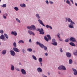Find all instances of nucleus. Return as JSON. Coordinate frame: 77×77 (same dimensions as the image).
<instances>
[{"mask_svg": "<svg viewBox=\"0 0 77 77\" xmlns=\"http://www.w3.org/2000/svg\"><path fill=\"white\" fill-rule=\"evenodd\" d=\"M35 16L36 17V18H38V21L39 23H40V24L42 25V26H44V27H45V25H44V23H43V22H42V21L39 19H40V18H41V17H40L39 14H38V13L36 14H35Z\"/></svg>", "mask_w": 77, "mask_h": 77, "instance_id": "nucleus-1", "label": "nucleus"}, {"mask_svg": "<svg viewBox=\"0 0 77 77\" xmlns=\"http://www.w3.org/2000/svg\"><path fill=\"white\" fill-rule=\"evenodd\" d=\"M13 46L14 47V48H13V50L15 52H17V53H20V50L18 49L17 48V43L15 42H14L13 44Z\"/></svg>", "mask_w": 77, "mask_h": 77, "instance_id": "nucleus-2", "label": "nucleus"}, {"mask_svg": "<svg viewBox=\"0 0 77 77\" xmlns=\"http://www.w3.org/2000/svg\"><path fill=\"white\" fill-rule=\"evenodd\" d=\"M27 28L31 30L35 31L36 30V28L34 25H32L30 26H27Z\"/></svg>", "mask_w": 77, "mask_h": 77, "instance_id": "nucleus-3", "label": "nucleus"}, {"mask_svg": "<svg viewBox=\"0 0 77 77\" xmlns=\"http://www.w3.org/2000/svg\"><path fill=\"white\" fill-rule=\"evenodd\" d=\"M47 36L48 37V38H47V36H45L44 37V38L45 41H47V42H48V40H51V38L50 35H47Z\"/></svg>", "mask_w": 77, "mask_h": 77, "instance_id": "nucleus-4", "label": "nucleus"}, {"mask_svg": "<svg viewBox=\"0 0 77 77\" xmlns=\"http://www.w3.org/2000/svg\"><path fill=\"white\" fill-rule=\"evenodd\" d=\"M36 31L40 32L39 33L41 35H44L45 33L44 32V29L42 28L38 29V30H36Z\"/></svg>", "mask_w": 77, "mask_h": 77, "instance_id": "nucleus-5", "label": "nucleus"}, {"mask_svg": "<svg viewBox=\"0 0 77 77\" xmlns=\"http://www.w3.org/2000/svg\"><path fill=\"white\" fill-rule=\"evenodd\" d=\"M66 22H67V21L68 22H69V23H72V24H75V23L72 21V20H71V19L70 18H66Z\"/></svg>", "mask_w": 77, "mask_h": 77, "instance_id": "nucleus-6", "label": "nucleus"}, {"mask_svg": "<svg viewBox=\"0 0 77 77\" xmlns=\"http://www.w3.org/2000/svg\"><path fill=\"white\" fill-rule=\"evenodd\" d=\"M52 44H53L54 45L56 46L57 45V43L56 42V39L54 38H53L52 40Z\"/></svg>", "mask_w": 77, "mask_h": 77, "instance_id": "nucleus-7", "label": "nucleus"}, {"mask_svg": "<svg viewBox=\"0 0 77 77\" xmlns=\"http://www.w3.org/2000/svg\"><path fill=\"white\" fill-rule=\"evenodd\" d=\"M69 40L70 41H71V42H76V40L75 39V38L74 37H71L69 39Z\"/></svg>", "mask_w": 77, "mask_h": 77, "instance_id": "nucleus-8", "label": "nucleus"}, {"mask_svg": "<svg viewBox=\"0 0 77 77\" xmlns=\"http://www.w3.org/2000/svg\"><path fill=\"white\" fill-rule=\"evenodd\" d=\"M21 73L22 74H23V75H26V70H25L24 69H21Z\"/></svg>", "mask_w": 77, "mask_h": 77, "instance_id": "nucleus-9", "label": "nucleus"}, {"mask_svg": "<svg viewBox=\"0 0 77 77\" xmlns=\"http://www.w3.org/2000/svg\"><path fill=\"white\" fill-rule=\"evenodd\" d=\"M10 52V54L11 56H15V53L14 51L11 50Z\"/></svg>", "mask_w": 77, "mask_h": 77, "instance_id": "nucleus-10", "label": "nucleus"}, {"mask_svg": "<svg viewBox=\"0 0 77 77\" xmlns=\"http://www.w3.org/2000/svg\"><path fill=\"white\" fill-rule=\"evenodd\" d=\"M28 33H29L30 35H33V36H35V34L34 33V32L30 30H29L28 31Z\"/></svg>", "mask_w": 77, "mask_h": 77, "instance_id": "nucleus-11", "label": "nucleus"}, {"mask_svg": "<svg viewBox=\"0 0 77 77\" xmlns=\"http://www.w3.org/2000/svg\"><path fill=\"white\" fill-rule=\"evenodd\" d=\"M11 34L14 36H17V33L16 31H12L11 32Z\"/></svg>", "mask_w": 77, "mask_h": 77, "instance_id": "nucleus-12", "label": "nucleus"}, {"mask_svg": "<svg viewBox=\"0 0 77 77\" xmlns=\"http://www.w3.org/2000/svg\"><path fill=\"white\" fill-rule=\"evenodd\" d=\"M66 55L67 57H71V54L69 52L66 53Z\"/></svg>", "mask_w": 77, "mask_h": 77, "instance_id": "nucleus-13", "label": "nucleus"}, {"mask_svg": "<svg viewBox=\"0 0 77 77\" xmlns=\"http://www.w3.org/2000/svg\"><path fill=\"white\" fill-rule=\"evenodd\" d=\"M37 70L38 72H42V69L40 67H38L37 69Z\"/></svg>", "mask_w": 77, "mask_h": 77, "instance_id": "nucleus-14", "label": "nucleus"}, {"mask_svg": "<svg viewBox=\"0 0 77 77\" xmlns=\"http://www.w3.org/2000/svg\"><path fill=\"white\" fill-rule=\"evenodd\" d=\"M72 69L74 72V74L75 75H77V70L74 69Z\"/></svg>", "mask_w": 77, "mask_h": 77, "instance_id": "nucleus-15", "label": "nucleus"}, {"mask_svg": "<svg viewBox=\"0 0 77 77\" xmlns=\"http://www.w3.org/2000/svg\"><path fill=\"white\" fill-rule=\"evenodd\" d=\"M73 54L74 56L77 57V50H75L73 52Z\"/></svg>", "mask_w": 77, "mask_h": 77, "instance_id": "nucleus-16", "label": "nucleus"}, {"mask_svg": "<svg viewBox=\"0 0 77 77\" xmlns=\"http://www.w3.org/2000/svg\"><path fill=\"white\" fill-rule=\"evenodd\" d=\"M69 28H74L73 24L71 23H70V24L69 25Z\"/></svg>", "mask_w": 77, "mask_h": 77, "instance_id": "nucleus-17", "label": "nucleus"}, {"mask_svg": "<svg viewBox=\"0 0 77 77\" xmlns=\"http://www.w3.org/2000/svg\"><path fill=\"white\" fill-rule=\"evenodd\" d=\"M20 6L21 8H25L26 7V4L24 3H23V4H20Z\"/></svg>", "mask_w": 77, "mask_h": 77, "instance_id": "nucleus-18", "label": "nucleus"}, {"mask_svg": "<svg viewBox=\"0 0 77 77\" xmlns=\"http://www.w3.org/2000/svg\"><path fill=\"white\" fill-rule=\"evenodd\" d=\"M5 37L3 35H1L0 37V39L2 40H5V39H5Z\"/></svg>", "mask_w": 77, "mask_h": 77, "instance_id": "nucleus-19", "label": "nucleus"}, {"mask_svg": "<svg viewBox=\"0 0 77 77\" xmlns=\"http://www.w3.org/2000/svg\"><path fill=\"white\" fill-rule=\"evenodd\" d=\"M8 16V14L5 13V14H3V17L4 19H6V16Z\"/></svg>", "mask_w": 77, "mask_h": 77, "instance_id": "nucleus-20", "label": "nucleus"}, {"mask_svg": "<svg viewBox=\"0 0 77 77\" xmlns=\"http://www.w3.org/2000/svg\"><path fill=\"white\" fill-rule=\"evenodd\" d=\"M11 71H14L15 69V67H14V66L13 65L11 64Z\"/></svg>", "mask_w": 77, "mask_h": 77, "instance_id": "nucleus-21", "label": "nucleus"}, {"mask_svg": "<svg viewBox=\"0 0 77 77\" xmlns=\"http://www.w3.org/2000/svg\"><path fill=\"white\" fill-rule=\"evenodd\" d=\"M69 44L70 45H71L72 46L75 47V44L73 42H71L69 43Z\"/></svg>", "mask_w": 77, "mask_h": 77, "instance_id": "nucleus-22", "label": "nucleus"}, {"mask_svg": "<svg viewBox=\"0 0 77 77\" xmlns=\"http://www.w3.org/2000/svg\"><path fill=\"white\" fill-rule=\"evenodd\" d=\"M73 61L71 59H70L69 60V63L70 64V65L71 64H72Z\"/></svg>", "mask_w": 77, "mask_h": 77, "instance_id": "nucleus-23", "label": "nucleus"}, {"mask_svg": "<svg viewBox=\"0 0 77 77\" xmlns=\"http://www.w3.org/2000/svg\"><path fill=\"white\" fill-rule=\"evenodd\" d=\"M21 43H22V44H24V42L23 41V40H20L19 42H18V44H21Z\"/></svg>", "mask_w": 77, "mask_h": 77, "instance_id": "nucleus-24", "label": "nucleus"}, {"mask_svg": "<svg viewBox=\"0 0 77 77\" xmlns=\"http://www.w3.org/2000/svg\"><path fill=\"white\" fill-rule=\"evenodd\" d=\"M2 54L3 55L5 54L6 53V50H4L2 51Z\"/></svg>", "mask_w": 77, "mask_h": 77, "instance_id": "nucleus-25", "label": "nucleus"}, {"mask_svg": "<svg viewBox=\"0 0 77 77\" xmlns=\"http://www.w3.org/2000/svg\"><path fill=\"white\" fill-rule=\"evenodd\" d=\"M32 59H34V60H37V58H36V57L35 55H32Z\"/></svg>", "mask_w": 77, "mask_h": 77, "instance_id": "nucleus-26", "label": "nucleus"}, {"mask_svg": "<svg viewBox=\"0 0 77 77\" xmlns=\"http://www.w3.org/2000/svg\"><path fill=\"white\" fill-rule=\"evenodd\" d=\"M27 51L29 52H32V51H33V50H32V49L31 48H28L27 49Z\"/></svg>", "mask_w": 77, "mask_h": 77, "instance_id": "nucleus-27", "label": "nucleus"}, {"mask_svg": "<svg viewBox=\"0 0 77 77\" xmlns=\"http://www.w3.org/2000/svg\"><path fill=\"white\" fill-rule=\"evenodd\" d=\"M16 21L17 22V23H21V21L18 18H16Z\"/></svg>", "mask_w": 77, "mask_h": 77, "instance_id": "nucleus-28", "label": "nucleus"}, {"mask_svg": "<svg viewBox=\"0 0 77 77\" xmlns=\"http://www.w3.org/2000/svg\"><path fill=\"white\" fill-rule=\"evenodd\" d=\"M62 69L65 70H66V68L65 66L62 65Z\"/></svg>", "mask_w": 77, "mask_h": 77, "instance_id": "nucleus-29", "label": "nucleus"}, {"mask_svg": "<svg viewBox=\"0 0 77 77\" xmlns=\"http://www.w3.org/2000/svg\"><path fill=\"white\" fill-rule=\"evenodd\" d=\"M4 35L6 39H8V38H9V36H8V35H7V34L5 33L4 34Z\"/></svg>", "mask_w": 77, "mask_h": 77, "instance_id": "nucleus-30", "label": "nucleus"}, {"mask_svg": "<svg viewBox=\"0 0 77 77\" xmlns=\"http://www.w3.org/2000/svg\"><path fill=\"white\" fill-rule=\"evenodd\" d=\"M39 46H40V47H41V48H44V45L41 43V44L40 45H39Z\"/></svg>", "mask_w": 77, "mask_h": 77, "instance_id": "nucleus-31", "label": "nucleus"}, {"mask_svg": "<svg viewBox=\"0 0 77 77\" xmlns=\"http://www.w3.org/2000/svg\"><path fill=\"white\" fill-rule=\"evenodd\" d=\"M14 9L16 11H18V10H19V9L17 7H15L14 8Z\"/></svg>", "mask_w": 77, "mask_h": 77, "instance_id": "nucleus-32", "label": "nucleus"}, {"mask_svg": "<svg viewBox=\"0 0 77 77\" xmlns=\"http://www.w3.org/2000/svg\"><path fill=\"white\" fill-rule=\"evenodd\" d=\"M66 3H67V4H68L69 5H71V4L70 3V1H69L68 0H67L66 1Z\"/></svg>", "mask_w": 77, "mask_h": 77, "instance_id": "nucleus-33", "label": "nucleus"}, {"mask_svg": "<svg viewBox=\"0 0 77 77\" xmlns=\"http://www.w3.org/2000/svg\"><path fill=\"white\" fill-rule=\"evenodd\" d=\"M22 52L23 54L26 53V50L24 49H22Z\"/></svg>", "mask_w": 77, "mask_h": 77, "instance_id": "nucleus-34", "label": "nucleus"}, {"mask_svg": "<svg viewBox=\"0 0 77 77\" xmlns=\"http://www.w3.org/2000/svg\"><path fill=\"white\" fill-rule=\"evenodd\" d=\"M1 6L2 8H6V4H3V5Z\"/></svg>", "mask_w": 77, "mask_h": 77, "instance_id": "nucleus-35", "label": "nucleus"}, {"mask_svg": "<svg viewBox=\"0 0 77 77\" xmlns=\"http://www.w3.org/2000/svg\"><path fill=\"white\" fill-rule=\"evenodd\" d=\"M38 61L40 62H42V58H40L38 59Z\"/></svg>", "mask_w": 77, "mask_h": 77, "instance_id": "nucleus-36", "label": "nucleus"}, {"mask_svg": "<svg viewBox=\"0 0 77 77\" xmlns=\"http://www.w3.org/2000/svg\"><path fill=\"white\" fill-rule=\"evenodd\" d=\"M58 69H59V70H62V66H60L58 68Z\"/></svg>", "mask_w": 77, "mask_h": 77, "instance_id": "nucleus-37", "label": "nucleus"}, {"mask_svg": "<svg viewBox=\"0 0 77 77\" xmlns=\"http://www.w3.org/2000/svg\"><path fill=\"white\" fill-rule=\"evenodd\" d=\"M65 42H69V38H67L65 40Z\"/></svg>", "mask_w": 77, "mask_h": 77, "instance_id": "nucleus-38", "label": "nucleus"}, {"mask_svg": "<svg viewBox=\"0 0 77 77\" xmlns=\"http://www.w3.org/2000/svg\"><path fill=\"white\" fill-rule=\"evenodd\" d=\"M58 39L59 41H63V39H61L60 38V37H58Z\"/></svg>", "mask_w": 77, "mask_h": 77, "instance_id": "nucleus-39", "label": "nucleus"}, {"mask_svg": "<svg viewBox=\"0 0 77 77\" xmlns=\"http://www.w3.org/2000/svg\"><path fill=\"white\" fill-rule=\"evenodd\" d=\"M36 44L37 45H38L39 46H40L41 43H40V42H36Z\"/></svg>", "mask_w": 77, "mask_h": 77, "instance_id": "nucleus-40", "label": "nucleus"}, {"mask_svg": "<svg viewBox=\"0 0 77 77\" xmlns=\"http://www.w3.org/2000/svg\"><path fill=\"white\" fill-rule=\"evenodd\" d=\"M43 48H44L45 50H47V47L45 46H44V47Z\"/></svg>", "mask_w": 77, "mask_h": 77, "instance_id": "nucleus-41", "label": "nucleus"}, {"mask_svg": "<svg viewBox=\"0 0 77 77\" xmlns=\"http://www.w3.org/2000/svg\"><path fill=\"white\" fill-rule=\"evenodd\" d=\"M4 33V31L3 30H0V33Z\"/></svg>", "mask_w": 77, "mask_h": 77, "instance_id": "nucleus-42", "label": "nucleus"}, {"mask_svg": "<svg viewBox=\"0 0 77 77\" xmlns=\"http://www.w3.org/2000/svg\"><path fill=\"white\" fill-rule=\"evenodd\" d=\"M45 3H46L47 5H48L49 4V2H48V1L47 0L45 2Z\"/></svg>", "mask_w": 77, "mask_h": 77, "instance_id": "nucleus-43", "label": "nucleus"}, {"mask_svg": "<svg viewBox=\"0 0 77 77\" xmlns=\"http://www.w3.org/2000/svg\"><path fill=\"white\" fill-rule=\"evenodd\" d=\"M60 52L61 53H62L63 52V50H62V48H60Z\"/></svg>", "mask_w": 77, "mask_h": 77, "instance_id": "nucleus-44", "label": "nucleus"}, {"mask_svg": "<svg viewBox=\"0 0 77 77\" xmlns=\"http://www.w3.org/2000/svg\"><path fill=\"white\" fill-rule=\"evenodd\" d=\"M46 27L47 29H48L49 28V27H50V26L48 25H46Z\"/></svg>", "mask_w": 77, "mask_h": 77, "instance_id": "nucleus-45", "label": "nucleus"}, {"mask_svg": "<svg viewBox=\"0 0 77 77\" xmlns=\"http://www.w3.org/2000/svg\"><path fill=\"white\" fill-rule=\"evenodd\" d=\"M45 56H48V53H45Z\"/></svg>", "mask_w": 77, "mask_h": 77, "instance_id": "nucleus-46", "label": "nucleus"}, {"mask_svg": "<svg viewBox=\"0 0 77 77\" xmlns=\"http://www.w3.org/2000/svg\"><path fill=\"white\" fill-rule=\"evenodd\" d=\"M42 76L43 77H47V76L45 75H44V74H42Z\"/></svg>", "mask_w": 77, "mask_h": 77, "instance_id": "nucleus-47", "label": "nucleus"}, {"mask_svg": "<svg viewBox=\"0 0 77 77\" xmlns=\"http://www.w3.org/2000/svg\"><path fill=\"white\" fill-rule=\"evenodd\" d=\"M57 37H59L60 36V33H58V34L57 35Z\"/></svg>", "mask_w": 77, "mask_h": 77, "instance_id": "nucleus-48", "label": "nucleus"}, {"mask_svg": "<svg viewBox=\"0 0 77 77\" xmlns=\"http://www.w3.org/2000/svg\"><path fill=\"white\" fill-rule=\"evenodd\" d=\"M49 3L50 4H51V5L53 4V3H54V2H52L51 1H50L49 2Z\"/></svg>", "mask_w": 77, "mask_h": 77, "instance_id": "nucleus-49", "label": "nucleus"}, {"mask_svg": "<svg viewBox=\"0 0 77 77\" xmlns=\"http://www.w3.org/2000/svg\"><path fill=\"white\" fill-rule=\"evenodd\" d=\"M29 43H31V42H32V40L31 39H30L29 40Z\"/></svg>", "mask_w": 77, "mask_h": 77, "instance_id": "nucleus-50", "label": "nucleus"}, {"mask_svg": "<svg viewBox=\"0 0 77 77\" xmlns=\"http://www.w3.org/2000/svg\"><path fill=\"white\" fill-rule=\"evenodd\" d=\"M70 1L71 2H72V4H74V2H73V0H70Z\"/></svg>", "mask_w": 77, "mask_h": 77, "instance_id": "nucleus-51", "label": "nucleus"}, {"mask_svg": "<svg viewBox=\"0 0 77 77\" xmlns=\"http://www.w3.org/2000/svg\"><path fill=\"white\" fill-rule=\"evenodd\" d=\"M16 70H17V71H20V69L18 68L16 69Z\"/></svg>", "mask_w": 77, "mask_h": 77, "instance_id": "nucleus-52", "label": "nucleus"}, {"mask_svg": "<svg viewBox=\"0 0 77 77\" xmlns=\"http://www.w3.org/2000/svg\"><path fill=\"white\" fill-rule=\"evenodd\" d=\"M49 28L51 30H52V27L51 26H50Z\"/></svg>", "mask_w": 77, "mask_h": 77, "instance_id": "nucleus-53", "label": "nucleus"}, {"mask_svg": "<svg viewBox=\"0 0 77 77\" xmlns=\"http://www.w3.org/2000/svg\"><path fill=\"white\" fill-rule=\"evenodd\" d=\"M40 65L41 66H42V63L41 62H40Z\"/></svg>", "mask_w": 77, "mask_h": 77, "instance_id": "nucleus-54", "label": "nucleus"}, {"mask_svg": "<svg viewBox=\"0 0 77 77\" xmlns=\"http://www.w3.org/2000/svg\"><path fill=\"white\" fill-rule=\"evenodd\" d=\"M48 75H50V72H48Z\"/></svg>", "mask_w": 77, "mask_h": 77, "instance_id": "nucleus-55", "label": "nucleus"}, {"mask_svg": "<svg viewBox=\"0 0 77 77\" xmlns=\"http://www.w3.org/2000/svg\"><path fill=\"white\" fill-rule=\"evenodd\" d=\"M75 6H77V3H76V2L75 3Z\"/></svg>", "mask_w": 77, "mask_h": 77, "instance_id": "nucleus-56", "label": "nucleus"}, {"mask_svg": "<svg viewBox=\"0 0 77 77\" xmlns=\"http://www.w3.org/2000/svg\"><path fill=\"white\" fill-rule=\"evenodd\" d=\"M33 53H35L36 51H35V50H33Z\"/></svg>", "mask_w": 77, "mask_h": 77, "instance_id": "nucleus-57", "label": "nucleus"}, {"mask_svg": "<svg viewBox=\"0 0 77 77\" xmlns=\"http://www.w3.org/2000/svg\"><path fill=\"white\" fill-rule=\"evenodd\" d=\"M19 64V65H21V63H20Z\"/></svg>", "mask_w": 77, "mask_h": 77, "instance_id": "nucleus-58", "label": "nucleus"}, {"mask_svg": "<svg viewBox=\"0 0 77 77\" xmlns=\"http://www.w3.org/2000/svg\"><path fill=\"white\" fill-rule=\"evenodd\" d=\"M2 45V43L0 42V45Z\"/></svg>", "mask_w": 77, "mask_h": 77, "instance_id": "nucleus-59", "label": "nucleus"}, {"mask_svg": "<svg viewBox=\"0 0 77 77\" xmlns=\"http://www.w3.org/2000/svg\"><path fill=\"white\" fill-rule=\"evenodd\" d=\"M58 73L59 74H60V72H58Z\"/></svg>", "mask_w": 77, "mask_h": 77, "instance_id": "nucleus-60", "label": "nucleus"}, {"mask_svg": "<svg viewBox=\"0 0 77 77\" xmlns=\"http://www.w3.org/2000/svg\"><path fill=\"white\" fill-rule=\"evenodd\" d=\"M26 2H27L28 1H29V0H26Z\"/></svg>", "mask_w": 77, "mask_h": 77, "instance_id": "nucleus-61", "label": "nucleus"}, {"mask_svg": "<svg viewBox=\"0 0 77 77\" xmlns=\"http://www.w3.org/2000/svg\"><path fill=\"white\" fill-rule=\"evenodd\" d=\"M1 1H2V0H0V2H1Z\"/></svg>", "mask_w": 77, "mask_h": 77, "instance_id": "nucleus-62", "label": "nucleus"}, {"mask_svg": "<svg viewBox=\"0 0 77 77\" xmlns=\"http://www.w3.org/2000/svg\"><path fill=\"white\" fill-rule=\"evenodd\" d=\"M64 0V2H65V0Z\"/></svg>", "mask_w": 77, "mask_h": 77, "instance_id": "nucleus-63", "label": "nucleus"}]
</instances>
